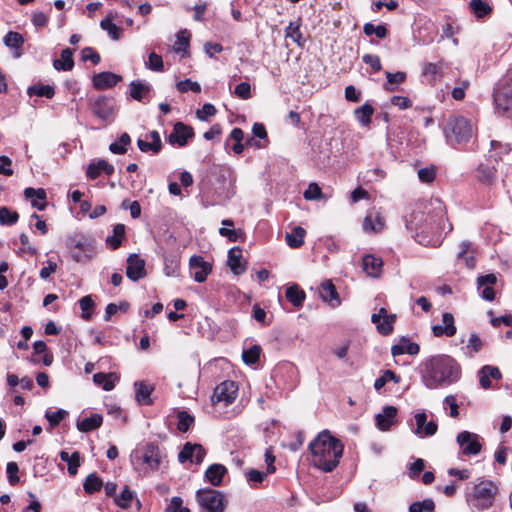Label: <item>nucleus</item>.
Returning a JSON list of instances; mask_svg holds the SVG:
<instances>
[{"label":"nucleus","mask_w":512,"mask_h":512,"mask_svg":"<svg viewBox=\"0 0 512 512\" xmlns=\"http://www.w3.org/2000/svg\"><path fill=\"white\" fill-rule=\"evenodd\" d=\"M456 330L454 317L448 312L443 313L441 324H435L432 326V332L435 337H452L456 334Z\"/></svg>","instance_id":"19"},{"label":"nucleus","mask_w":512,"mask_h":512,"mask_svg":"<svg viewBox=\"0 0 512 512\" xmlns=\"http://www.w3.org/2000/svg\"><path fill=\"white\" fill-rule=\"evenodd\" d=\"M151 142H147L143 139L137 140V146L142 152L152 151L153 153H159L162 148V142L157 131H151L149 134Z\"/></svg>","instance_id":"31"},{"label":"nucleus","mask_w":512,"mask_h":512,"mask_svg":"<svg viewBox=\"0 0 512 512\" xmlns=\"http://www.w3.org/2000/svg\"><path fill=\"white\" fill-rule=\"evenodd\" d=\"M319 295L321 299L328 302L331 307H337L340 305L339 295L331 281H325L321 284L319 287Z\"/></svg>","instance_id":"27"},{"label":"nucleus","mask_w":512,"mask_h":512,"mask_svg":"<svg viewBox=\"0 0 512 512\" xmlns=\"http://www.w3.org/2000/svg\"><path fill=\"white\" fill-rule=\"evenodd\" d=\"M444 133L447 142L454 146L469 141L473 135V126L463 116H452L445 126Z\"/></svg>","instance_id":"5"},{"label":"nucleus","mask_w":512,"mask_h":512,"mask_svg":"<svg viewBox=\"0 0 512 512\" xmlns=\"http://www.w3.org/2000/svg\"><path fill=\"white\" fill-rule=\"evenodd\" d=\"M79 305L82 310V318L85 320H89L91 318L90 310L94 306V302L91 296H84L79 300Z\"/></svg>","instance_id":"63"},{"label":"nucleus","mask_w":512,"mask_h":512,"mask_svg":"<svg viewBox=\"0 0 512 512\" xmlns=\"http://www.w3.org/2000/svg\"><path fill=\"white\" fill-rule=\"evenodd\" d=\"M391 353L393 356H399L405 353L409 355H416L419 353V345L403 338L398 344L392 346Z\"/></svg>","instance_id":"32"},{"label":"nucleus","mask_w":512,"mask_h":512,"mask_svg":"<svg viewBox=\"0 0 512 512\" xmlns=\"http://www.w3.org/2000/svg\"><path fill=\"white\" fill-rule=\"evenodd\" d=\"M496 112L504 117L512 118V86L503 87L494 93Z\"/></svg>","instance_id":"11"},{"label":"nucleus","mask_w":512,"mask_h":512,"mask_svg":"<svg viewBox=\"0 0 512 512\" xmlns=\"http://www.w3.org/2000/svg\"><path fill=\"white\" fill-rule=\"evenodd\" d=\"M498 488L492 481H481L474 487V492L469 500L473 507L483 511L489 509L495 499Z\"/></svg>","instance_id":"6"},{"label":"nucleus","mask_w":512,"mask_h":512,"mask_svg":"<svg viewBox=\"0 0 512 512\" xmlns=\"http://www.w3.org/2000/svg\"><path fill=\"white\" fill-rule=\"evenodd\" d=\"M149 86L140 82H132L130 84V95L133 99L141 101L142 98L149 92Z\"/></svg>","instance_id":"53"},{"label":"nucleus","mask_w":512,"mask_h":512,"mask_svg":"<svg viewBox=\"0 0 512 512\" xmlns=\"http://www.w3.org/2000/svg\"><path fill=\"white\" fill-rule=\"evenodd\" d=\"M135 387L137 402L141 405H150L152 403L150 395L153 391V388L143 382L135 383Z\"/></svg>","instance_id":"42"},{"label":"nucleus","mask_w":512,"mask_h":512,"mask_svg":"<svg viewBox=\"0 0 512 512\" xmlns=\"http://www.w3.org/2000/svg\"><path fill=\"white\" fill-rule=\"evenodd\" d=\"M261 353V348L258 345H254L248 350H244L242 353L243 361L248 364L252 365L258 362L259 357Z\"/></svg>","instance_id":"54"},{"label":"nucleus","mask_w":512,"mask_h":512,"mask_svg":"<svg viewBox=\"0 0 512 512\" xmlns=\"http://www.w3.org/2000/svg\"><path fill=\"white\" fill-rule=\"evenodd\" d=\"M130 142V136L127 133H123L119 138V142L110 144L109 150L114 154H124L127 151L126 146L129 145Z\"/></svg>","instance_id":"50"},{"label":"nucleus","mask_w":512,"mask_h":512,"mask_svg":"<svg viewBox=\"0 0 512 512\" xmlns=\"http://www.w3.org/2000/svg\"><path fill=\"white\" fill-rule=\"evenodd\" d=\"M67 246L71 250V255L76 262H86L95 254L94 246L82 237L74 236L69 238Z\"/></svg>","instance_id":"8"},{"label":"nucleus","mask_w":512,"mask_h":512,"mask_svg":"<svg viewBox=\"0 0 512 512\" xmlns=\"http://www.w3.org/2000/svg\"><path fill=\"white\" fill-rule=\"evenodd\" d=\"M102 486V480L95 474L88 475L83 484L84 491L88 494H93L94 492L99 491Z\"/></svg>","instance_id":"47"},{"label":"nucleus","mask_w":512,"mask_h":512,"mask_svg":"<svg viewBox=\"0 0 512 512\" xmlns=\"http://www.w3.org/2000/svg\"><path fill=\"white\" fill-rule=\"evenodd\" d=\"M238 394V386L234 381H224L217 385L212 395L213 404L228 405L234 402Z\"/></svg>","instance_id":"9"},{"label":"nucleus","mask_w":512,"mask_h":512,"mask_svg":"<svg viewBox=\"0 0 512 512\" xmlns=\"http://www.w3.org/2000/svg\"><path fill=\"white\" fill-rule=\"evenodd\" d=\"M389 381H394L395 383H399L400 382V377L397 376L393 371L386 370L381 377H379V378H377L375 380L374 388L376 390H380Z\"/></svg>","instance_id":"55"},{"label":"nucleus","mask_w":512,"mask_h":512,"mask_svg":"<svg viewBox=\"0 0 512 512\" xmlns=\"http://www.w3.org/2000/svg\"><path fill=\"white\" fill-rule=\"evenodd\" d=\"M396 315L388 314L385 308H380L378 313L371 316V321L376 325L377 331L383 335H389L393 331Z\"/></svg>","instance_id":"12"},{"label":"nucleus","mask_w":512,"mask_h":512,"mask_svg":"<svg viewBox=\"0 0 512 512\" xmlns=\"http://www.w3.org/2000/svg\"><path fill=\"white\" fill-rule=\"evenodd\" d=\"M435 503L432 499H424L410 504L409 512H434Z\"/></svg>","instance_id":"48"},{"label":"nucleus","mask_w":512,"mask_h":512,"mask_svg":"<svg viewBox=\"0 0 512 512\" xmlns=\"http://www.w3.org/2000/svg\"><path fill=\"white\" fill-rule=\"evenodd\" d=\"M113 18V13H109L104 19L101 20L100 27L108 33L112 40L117 41L122 36V30L112 22Z\"/></svg>","instance_id":"35"},{"label":"nucleus","mask_w":512,"mask_h":512,"mask_svg":"<svg viewBox=\"0 0 512 512\" xmlns=\"http://www.w3.org/2000/svg\"><path fill=\"white\" fill-rule=\"evenodd\" d=\"M180 270V260L176 256L165 257L164 274L168 277H177Z\"/></svg>","instance_id":"45"},{"label":"nucleus","mask_w":512,"mask_h":512,"mask_svg":"<svg viewBox=\"0 0 512 512\" xmlns=\"http://www.w3.org/2000/svg\"><path fill=\"white\" fill-rule=\"evenodd\" d=\"M19 215L16 211H11L5 206L0 207V224L13 225L17 222Z\"/></svg>","instance_id":"51"},{"label":"nucleus","mask_w":512,"mask_h":512,"mask_svg":"<svg viewBox=\"0 0 512 512\" xmlns=\"http://www.w3.org/2000/svg\"><path fill=\"white\" fill-rule=\"evenodd\" d=\"M397 408L394 406H385L381 413L377 414L376 425L381 431L389 430L396 422Z\"/></svg>","instance_id":"21"},{"label":"nucleus","mask_w":512,"mask_h":512,"mask_svg":"<svg viewBox=\"0 0 512 512\" xmlns=\"http://www.w3.org/2000/svg\"><path fill=\"white\" fill-rule=\"evenodd\" d=\"M373 113L374 108L372 107V105L368 103H365L364 105L355 109L354 111L355 118L362 126H367L370 124L371 116L373 115Z\"/></svg>","instance_id":"44"},{"label":"nucleus","mask_w":512,"mask_h":512,"mask_svg":"<svg viewBox=\"0 0 512 512\" xmlns=\"http://www.w3.org/2000/svg\"><path fill=\"white\" fill-rule=\"evenodd\" d=\"M23 42L22 35L17 32H8L4 37L5 45L10 48H18Z\"/></svg>","instance_id":"62"},{"label":"nucleus","mask_w":512,"mask_h":512,"mask_svg":"<svg viewBox=\"0 0 512 512\" xmlns=\"http://www.w3.org/2000/svg\"><path fill=\"white\" fill-rule=\"evenodd\" d=\"M287 300L292 303L295 307L302 306L305 300V292L299 288L297 284L288 286L285 292Z\"/></svg>","instance_id":"37"},{"label":"nucleus","mask_w":512,"mask_h":512,"mask_svg":"<svg viewBox=\"0 0 512 512\" xmlns=\"http://www.w3.org/2000/svg\"><path fill=\"white\" fill-rule=\"evenodd\" d=\"M178 430L181 432H187L190 426L194 422V417L189 415L185 411H181L178 413Z\"/></svg>","instance_id":"61"},{"label":"nucleus","mask_w":512,"mask_h":512,"mask_svg":"<svg viewBox=\"0 0 512 512\" xmlns=\"http://www.w3.org/2000/svg\"><path fill=\"white\" fill-rule=\"evenodd\" d=\"M53 66L56 70L70 71L74 67L72 50H62L60 58L53 61Z\"/></svg>","instance_id":"34"},{"label":"nucleus","mask_w":512,"mask_h":512,"mask_svg":"<svg viewBox=\"0 0 512 512\" xmlns=\"http://www.w3.org/2000/svg\"><path fill=\"white\" fill-rule=\"evenodd\" d=\"M125 236V226L123 224H117L115 225L113 229V235L108 236L106 238V243L109 245V247L113 250H116L120 247L122 240Z\"/></svg>","instance_id":"43"},{"label":"nucleus","mask_w":512,"mask_h":512,"mask_svg":"<svg viewBox=\"0 0 512 512\" xmlns=\"http://www.w3.org/2000/svg\"><path fill=\"white\" fill-rule=\"evenodd\" d=\"M164 456L159 447L155 444L148 443L141 448L135 450L132 454V463L136 470L144 474L156 471L160 468Z\"/></svg>","instance_id":"4"},{"label":"nucleus","mask_w":512,"mask_h":512,"mask_svg":"<svg viewBox=\"0 0 512 512\" xmlns=\"http://www.w3.org/2000/svg\"><path fill=\"white\" fill-rule=\"evenodd\" d=\"M189 266L193 279L198 283L204 282L212 271L211 264L204 261L201 256H192L189 260Z\"/></svg>","instance_id":"13"},{"label":"nucleus","mask_w":512,"mask_h":512,"mask_svg":"<svg viewBox=\"0 0 512 512\" xmlns=\"http://www.w3.org/2000/svg\"><path fill=\"white\" fill-rule=\"evenodd\" d=\"M363 271L370 277L377 278L382 273L383 261L372 254H367L362 260Z\"/></svg>","instance_id":"25"},{"label":"nucleus","mask_w":512,"mask_h":512,"mask_svg":"<svg viewBox=\"0 0 512 512\" xmlns=\"http://www.w3.org/2000/svg\"><path fill=\"white\" fill-rule=\"evenodd\" d=\"M460 373V367L452 357L438 355L425 362L422 379L427 388L435 389L456 382Z\"/></svg>","instance_id":"3"},{"label":"nucleus","mask_w":512,"mask_h":512,"mask_svg":"<svg viewBox=\"0 0 512 512\" xmlns=\"http://www.w3.org/2000/svg\"><path fill=\"white\" fill-rule=\"evenodd\" d=\"M200 506L207 512H224L227 505L225 495L214 489H200L196 494Z\"/></svg>","instance_id":"7"},{"label":"nucleus","mask_w":512,"mask_h":512,"mask_svg":"<svg viewBox=\"0 0 512 512\" xmlns=\"http://www.w3.org/2000/svg\"><path fill=\"white\" fill-rule=\"evenodd\" d=\"M193 135L194 132L192 127L187 126L182 122H177L173 127V131L169 135L168 141L172 145L183 147L188 143V140L191 139Z\"/></svg>","instance_id":"14"},{"label":"nucleus","mask_w":512,"mask_h":512,"mask_svg":"<svg viewBox=\"0 0 512 512\" xmlns=\"http://www.w3.org/2000/svg\"><path fill=\"white\" fill-rule=\"evenodd\" d=\"M243 136L244 133L240 128H234L230 133L229 139L234 141L232 150L235 154H240L243 152L244 147L241 143L243 140Z\"/></svg>","instance_id":"57"},{"label":"nucleus","mask_w":512,"mask_h":512,"mask_svg":"<svg viewBox=\"0 0 512 512\" xmlns=\"http://www.w3.org/2000/svg\"><path fill=\"white\" fill-rule=\"evenodd\" d=\"M497 283V276L493 273L482 275L477 278V289L481 297L486 301L495 299L494 286Z\"/></svg>","instance_id":"16"},{"label":"nucleus","mask_w":512,"mask_h":512,"mask_svg":"<svg viewBox=\"0 0 512 512\" xmlns=\"http://www.w3.org/2000/svg\"><path fill=\"white\" fill-rule=\"evenodd\" d=\"M60 459L68 464V473L71 476L77 474L78 467L80 466V455L78 452L70 454L66 451H61Z\"/></svg>","instance_id":"39"},{"label":"nucleus","mask_w":512,"mask_h":512,"mask_svg":"<svg viewBox=\"0 0 512 512\" xmlns=\"http://www.w3.org/2000/svg\"><path fill=\"white\" fill-rule=\"evenodd\" d=\"M227 468L222 464H212L205 472V479L213 486H219L222 483Z\"/></svg>","instance_id":"30"},{"label":"nucleus","mask_w":512,"mask_h":512,"mask_svg":"<svg viewBox=\"0 0 512 512\" xmlns=\"http://www.w3.org/2000/svg\"><path fill=\"white\" fill-rule=\"evenodd\" d=\"M304 198L306 200L315 201L324 199V195L321 191V188L317 183H310L308 188L304 191Z\"/></svg>","instance_id":"58"},{"label":"nucleus","mask_w":512,"mask_h":512,"mask_svg":"<svg viewBox=\"0 0 512 512\" xmlns=\"http://www.w3.org/2000/svg\"><path fill=\"white\" fill-rule=\"evenodd\" d=\"M416 429L414 433L419 437H430L436 434L438 425L434 421H427V414L425 412H419L415 414Z\"/></svg>","instance_id":"18"},{"label":"nucleus","mask_w":512,"mask_h":512,"mask_svg":"<svg viewBox=\"0 0 512 512\" xmlns=\"http://www.w3.org/2000/svg\"><path fill=\"white\" fill-rule=\"evenodd\" d=\"M68 412L63 409H58L56 411H47L45 414L46 419L48 420L51 427L57 426L62 420L66 418Z\"/></svg>","instance_id":"59"},{"label":"nucleus","mask_w":512,"mask_h":512,"mask_svg":"<svg viewBox=\"0 0 512 512\" xmlns=\"http://www.w3.org/2000/svg\"><path fill=\"white\" fill-rule=\"evenodd\" d=\"M306 234L305 229L300 226L294 227L291 233H287L285 236L286 242L291 248H299L304 243V236Z\"/></svg>","instance_id":"38"},{"label":"nucleus","mask_w":512,"mask_h":512,"mask_svg":"<svg viewBox=\"0 0 512 512\" xmlns=\"http://www.w3.org/2000/svg\"><path fill=\"white\" fill-rule=\"evenodd\" d=\"M114 501L119 507L126 509L131 506L133 493L128 487H125L119 496H115Z\"/></svg>","instance_id":"56"},{"label":"nucleus","mask_w":512,"mask_h":512,"mask_svg":"<svg viewBox=\"0 0 512 512\" xmlns=\"http://www.w3.org/2000/svg\"><path fill=\"white\" fill-rule=\"evenodd\" d=\"M117 376L114 373H96L93 375V382L101 386L105 391H111L115 387Z\"/></svg>","instance_id":"36"},{"label":"nucleus","mask_w":512,"mask_h":512,"mask_svg":"<svg viewBox=\"0 0 512 512\" xmlns=\"http://www.w3.org/2000/svg\"><path fill=\"white\" fill-rule=\"evenodd\" d=\"M456 441L463 455H477L481 451V437L478 434L463 431L457 435Z\"/></svg>","instance_id":"10"},{"label":"nucleus","mask_w":512,"mask_h":512,"mask_svg":"<svg viewBox=\"0 0 512 512\" xmlns=\"http://www.w3.org/2000/svg\"><path fill=\"white\" fill-rule=\"evenodd\" d=\"M102 172L106 175L110 176L114 173V167L110 163H108L104 159H98L89 163L86 169L87 178L94 180L96 179Z\"/></svg>","instance_id":"23"},{"label":"nucleus","mask_w":512,"mask_h":512,"mask_svg":"<svg viewBox=\"0 0 512 512\" xmlns=\"http://www.w3.org/2000/svg\"><path fill=\"white\" fill-rule=\"evenodd\" d=\"M501 372L497 367L485 365L479 371V382L483 389H489L492 386L491 379H500Z\"/></svg>","instance_id":"28"},{"label":"nucleus","mask_w":512,"mask_h":512,"mask_svg":"<svg viewBox=\"0 0 512 512\" xmlns=\"http://www.w3.org/2000/svg\"><path fill=\"white\" fill-rule=\"evenodd\" d=\"M24 194L27 199L31 200V204L33 207L37 208L40 211L46 208V192L44 189H34L29 187L25 189Z\"/></svg>","instance_id":"29"},{"label":"nucleus","mask_w":512,"mask_h":512,"mask_svg":"<svg viewBox=\"0 0 512 512\" xmlns=\"http://www.w3.org/2000/svg\"><path fill=\"white\" fill-rule=\"evenodd\" d=\"M205 450L199 444L186 443L178 455L181 463L186 461L201 463L205 457Z\"/></svg>","instance_id":"17"},{"label":"nucleus","mask_w":512,"mask_h":512,"mask_svg":"<svg viewBox=\"0 0 512 512\" xmlns=\"http://www.w3.org/2000/svg\"><path fill=\"white\" fill-rule=\"evenodd\" d=\"M190 32L188 30H181L176 35V41L173 44V51L178 54H182V56H186L188 53L189 43H190Z\"/></svg>","instance_id":"33"},{"label":"nucleus","mask_w":512,"mask_h":512,"mask_svg":"<svg viewBox=\"0 0 512 512\" xmlns=\"http://www.w3.org/2000/svg\"><path fill=\"white\" fill-rule=\"evenodd\" d=\"M122 80L120 75L114 74L109 71L95 74L93 77V86L98 90H106L114 87L119 81Z\"/></svg>","instance_id":"22"},{"label":"nucleus","mask_w":512,"mask_h":512,"mask_svg":"<svg viewBox=\"0 0 512 512\" xmlns=\"http://www.w3.org/2000/svg\"><path fill=\"white\" fill-rule=\"evenodd\" d=\"M227 264L235 275H241L246 271V264L243 261L242 250L234 247L228 252Z\"/></svg>","instance_id":"26"},{"label":"nucleus","mask_w":512,"mask_h":512,"mask_svg":"<svg viewBox=\"0 0 512 512\" xmlns=\"http://www.w3.org/2000/svg\"><path fill=\"white\" fill-rule=\"evenodd\" d=\"M269 473L259 471L257 469H250L245 473L246 480L248 484L256 488L259 484H261L267 477Z\"/></svg>","instance_id":"46"},{"label":"nucleus","mask_w":512,"mask_h":512,"mask_svg":"<svg viewBox=\"0 0 512 512\" xmlns=\"http://www.w3.org/2000/svg\"><path fill=\"white\" fill-rule=\"evenodd\" d=\"M363 30L367 36L375 34L378 38H384L387 35V29L384 25L375 26L372 23H366Z\"/></svg>","instance_id":"60"},{"label":"nucleus","mask_w":512,"mask_h":512,"mask_svg":"<svg viewBox=\"0 0 512 512\" xmlns=\"http://www.w3.org/2000/svg\"><path fill=\"white\" fill-rule=\"evenodd\" d=\"M343 444L324 430L309 444L311 463L323 472L333 471L343 454Z\"/></svg>","instance_id":"2"},{"label":"nucleus","mask_w":512,"mask_h":512,"mask_svg":"<svg viewBox=\"0 0 512 512\" xmlns=\"http://www.w3.org/2000/svg\"><path fill=\"white\" fill-rule=\"evenodd\" d=\"M385 221L379 212H368L363 219L362 228L367 234L379 233L384 229Z\"/></svg>","instance_id":"20"},{"label":"nucleus","mask_w":512,"mask_h":512,"mask_svg":"<svg viewBox=\"0 0 512 512\" xmlns=\"http://www.w3.org/2000/svg\"><path fill=\"white\" fill-rule=\"evenodd\" d=\"M385 75L387 83L384 85V88L390 92L396 90L397 86L403 84L407 79L406 73L402 71L396 73L386 72Z\"/></svg>","instance_id":"41"},{"label":"nucleus","mask_w":512,"mask_h":512,"mask_svg":"<svg viewBox=\"0 0 512 512\" xmlns=\"http://www.w3.org/2000/svg\"><path fill=\"white\" fill-rule=\"evenodd\" d=\"M148 69L155 72H162L164 70L163 59L160 55L155 52H151L148 56V60L145 62Z\"/></svg>","instance_id":"52"},{"label":"nucleus","mask_w":512,"mask_h":512,"mask_svg":"<svg viewBox=\"0 0 512 512\" xmlns=\"http://www.w3.org/2000/svg\"><path fill=\"white\" fill-rule=\"evenodd\" d=\"M164 512H190V510L183 506L182 498L175 496L171 498Z\"/></svg>","instance_id":"64"},{"label":"nucleus","mask_w":512,"mask_h":512,"mask_svg":"<svg viewBox=\"0 0 512 512\" xmlns=\"http://www.w3.org/2000/svg\"><path fill=\"white\" fill-rule=\"evenodd\" d=\"M103 418L100 414H93L90 417L84 418L77 423V428L82 432H89L99 428L102 424Z\"/></svg>","instance_id":"40"},{"label":"nucleus","mask_w":512,"mask_h":512,"mask_svg":"<svg viewBox=\"0 0 512 512\" xmlns=\"http://www.w3.org/2000/svg\"><path fill=\"white\" fill-rule=\"evenodd\" d=\"M470 7L478 18L484 17L491 12V7L483 0H471Z\"/></svg>","instance_id":"49"},{"label":"nucleus","mask_w":512,"mask_h":512,"mask_svg":"<svg viewBox=\"0 0 512 512\" xmlns=\"http://www.w3.org/2000/svg\"><path fill=\"white\" fill-rule=\"evenodd\" d=\"M91 109L97 117L106 120L113 113L112 100L107 97H99L91 103Z\"/></svg>","instance_id":"24"},{"label":"nucleus","mask_w":512,"mask_h":512,"mask_svg":"<svg viewBox=\"0 0 512 512\" xmlns=\"http://www.w3.org/2000/svg\"><path fill=\"white\" fill-rule=\"evenodd\" d=\"M432 213L425 219L421 212H414L406 221V227L411 232L420 230L421 234H432L435 238L427 241V244L438 246L443 236L452 231V225L447 221L444 205L435 200L431 203Z\"/></svg>","instance_id":"1"},{"label":"nucleus","mask_w":512,"mask_h":512,"mask_svg":"<svg viewBox=\"0 0 512 512\" xmlns=\"http://www.w3.org/2000/svg\"><path fill=\"white\" fill-rule=\"evenodd\" d=\"M126 275L132 281H137L146 276L145 260L138 254H130L127 258Z\"/></svg>","instance_id":"15"}]
</instances>
